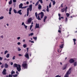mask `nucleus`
Listing matches in <instances>:
<instances>
[{
	"instance_id": "nucleus-33",
	"label": "nucleus",
	"mask_w": 77,
	"mask_h": 77,
	"mask_svg": "<svg viewBox=\"0 0 77 77\" xmlns=\"http://www.w3.org/2000/svg\"><path fill=\"white\" fill-rule=\"evenodd\" d=\"M49 8H50L51 7V2L50 3V4H49Z\"/></svg>"
},
{
	"instance_id": "nucleus-35",
	"label": "nucleus",
	"mask_w": 77,
	"mask_h": 77,
	"mask_svg": "<svg viewBox=\"0 0 77 77\" xmlns=\"http://www.w3.org/2000/svg\"><path fill=\"white\" fill-rule=\"evenodd\" d=\"M8 52V51H5L4 54H6V53H7Z\"/></svg>"
},
{
	"instance_id": "nucleus-52",
	"label": "nucleus",
	"mask_w": 77,
	"mask_h": 77,
	"mask_svg": "<svg viewBox=\"0 0 77 77\" xmlns=\"http://www.w3.org/2000/svg\"><path fill=\"white\" fill-rule=\"evenodd\" d=\"M67 8H68V7H66V9H65V11H66V9H67Z\"/></svg>"
},
{
	"instance_id": "nucleus-63",
	"label": "nucleus",
	"mask_w": 77,
	"mask_h": 77,
	"mask_svg": "<svg viewBox=\"0 0 77 77\" xmlns=\"http://www.w3.org/2000/svg\"><path fill=\"white\" fill-rule=\"evenodd\" d=\"M27 52H28V51L29 50V48H27Z\"/></svg>"
},
{
	"instance_id": "nucleus-37",
	"label": "nucleus",
	"mask_w": 77,
	"mask_h": 77,
	"mask_svg": "<svg viewBox=\"0 0 77 77\" xmlns=\"http://www.w3.org/2000/svg\"><path fill=\"white\" fill-rule=\"evenodd\" d=\"M8 77H12V75H11V74H9L8 75Z\"/></svg>"
},
{
	"instance_id": "nucleus-43",
	"label": "nucleus",
	"mask_w": 77,
	"mask_h": 77,
	"mask_svg": "<svg viewBox=\"0 0 77 77\" xmlns=\"http://www.w3.org/2000/svg\"><path fill=\"white\" fill-rule=\"evenodd\" d=\"M27 8V6H26L24 7H22L21 9H25V8Z\"/></svg>"
},
{
	"instance_id": "nucleus-27",
	"label": "nucleus",
	"mask_w": 77,
	"mask_h": 77,
	"mask_svg": "<svg viewBox=\"0 0 77 77\" xmlns=\"http://www.w3.org/2000/svg\"><path fill=\"white\" fill-rule=\"evenodd\" d=\"M61 11L62 12H63L65 11V8L62 9Z\"/></svg>"
},
{
	"instance_id": "nucleus-47",
	"label": "nucleus",
	"mask_w": 77,
	"mask_h": 77,
	"mask_svg": "<svg viewBox=\"0 0 77 77\" xmlns=\"http://www.w3.org/2000/svg\"><path fill=\"white\" fill-rule=\"evenodd\" d=\"M18 56H23V55L21 54H18Z\"/></svg>"
},
{
	"instance_id": "nucleus-19",
	"label": "nucleus",
	"mask_w": 77,
	"mask_h": 77,
	"mask_svg": "<svg viewBox=\"0 0 77 77\" xmlns=\"http://www.w3.org/2000/svg\"><path fill=\"white\" fill-rule=\"evenodd\" d=\"M77 62H75L74 63V66H77Z\"/></svg>"
},
{
	"instance_id": "nucleus-18",
	"label": "nucleus",
	"mask_w": 77,
	"mask_h": 77,
	"mask_svg": "<svg viewBox=\"0 0 77 77\" xmlns=\"http://www.w3.org/2000/svg\"><path fill=\"white\" fill-rule=\"evenodd\" d=\"M23 46L24 48H26L27 47V45L26 44H23Z\"/></svg>"
},
{
	"instance_id": "nucleus-44",
	"label": "nucleus",
	"mask_w": 77,
	"mask_h": 77,
	"mask_svg": "<svg viewBox=\"0 0 77 77\" xmlns=\"http://www.w3.org/2000/svg\"><path fill=\"white\" fill-rule=\"evenodd\" d=\"M13 2L14 3H16V2H17V0H13Z\"/></svg>"
},
{
	"instance_id": "nucleus-42",
	"label": "nucleus",
	"mask_w": 77,
	"mask_h": 77,
	"mask_svg": "<svg viewBox=\"0 0 77 77\" xmlns=\"http://www.w3.org/2000/svg\"><path fill=\"white\" fill-rule=\"evenodd\" d=\"M63 45L62 44L60 46V48H63Z\"/></svg>"
},
{
	"instance_id": "nucleus-56",
	"label": "nucleus",
	"mask_w": 77,
	"mask_h": 77,
	"mask_svg": "<svg viewBox=\"0 0 77 77\" xmlns=\"http://www.w3.org/2000/svg\"><path fill=\"white\" fill-rule=\"evenodd\" d=\"M59 20H61V18H60V17H59Z\"/></svg>"
},
{
	"instance_id": "nucleus-4",
	"label": "nucleus",
	"mask_w": 77,
	"mask_h": 77,
	"mask_svg": "<svg viewBox=\"0 0 77 77\" xmlns=\"http://www.w3.org/2000/svg\"><path fill=\"white\" fill-rule=\"evenodd\" d=\"M22 66H23L25 69L27 68V65L26 63H24L23 64Z\"/></svg>"
},
{
	"instance_id": "nucleus-7",
	"label": "nucleus",
	"mask_w": 77,
	"mask_h": 77,
	"mask_svg": "<svg viewBox=\"0 0 77 77\" xmlns=\"http://www.w3.org/2000/svg\"><path fill=\"white\" fill-rule=\"evenodd\" d=\"M6 69H4L3 70V72H2V74L4 75H6Z\"/></svg>"
},
{
	"instance_id": "nucleus-41",
	"label": "nucleus",
	"mask_w": 77,
	"mask_h": 77,
	"mask_svg": "<svg viewBox=\"0 0 77 77\" xmlns=\"http://www.w3.org/2000/svg\"><path fill=\"white\" fill-rule=\"evenodd\" d=\"M66 66L63 67V70H65V69H66Z\"/></svg>"
},
{
	"instance_id": "nucleus-53",
	"label": "nucleus",
	"mask_w": 77,
	"mask_h": 77,
	"mask_svg": "<svg viewBox=\"0 0 77 77\" xmlns=\"http://www.w3.org/2000/svg\"><path fill=\"white\" fill-rule=\"evenodd\" d=\"M61 7L63 8V4H62L61 5Z\"/></svg>"
},
{
	"instance_id": "nucleus-49",
	"label": "nucleus",
	"mask_w": 77,
	"mask_h": 77,
	"mask_svg": "<svg viewBox=\"0 0 77 77\" xmlns=\"http://www.w3.org/2000/svg\"><path fill=\"white\" fill-rule=\"evenodd\" d=\"M73 40L74 42H75L76 41V39L75 38L73 39Z\"/></svg>"
},
{
	"instance_id": "nucleus-58",
	"label": "nucleus",
	"mask_w": 77,
	"mask_h": 77,
	"mask_svg": "<svg viewBox=\"0 0 77 77\" xmlns=\"http://www.w3.org/2000/svg\"><path fill=\"white\" fill-rule=\"evenodd\" d=\"M42 11H44V12H46V11L45 9H44L43 10H42Z\"/></svg>"
},
{
	"instance_id": "nucleus-51",
	"label": "nucleus",
	"mask_w": 77,
	"mask_h": 77,
	"mask_svg": "<svg viewBox=\"0 0 77 77\" xmlns=\"http://www.w3.org/2000/svg\"><path fill=\"white\" fill-rule=\"evenodd\" d=\"M29 2H26V5H29Z\"/></svg>"
},
{
	"instance_id": "nucleus-28",
	"label": "nucleus",
	"mask_w": 77,
	"mask_h": 77,
	"mask_svg": "<svg viewBox=\"0 0 77 77\" xmlns=\"http://www.w3.org/2000/svg\"><path fill=\"white\" fill-rule=\"evenodd\" d=\"M17 50L18 51H20L21 50V48H18Z\"/></svg>"
},
{
	"instance_id": "nucleus-1",
	"label": "nucleus",
	"mask_w": 77,
	"mask_h": 77,
	"mask_svg": "<svg viewBox=\"0 0 77 77\" xmlns=\"http://www.w3.org/2000/svg\"><path fill=\"white\" fill-rule=\"evenodd\" d=\"M39 15H41V18L42 19L43 18V17L44 15V13H43L42 12H41V13L38 14V17H36V19H38V20H41V19L40 18V17H39Z\"/></svg>"
},
{
	"instance_id": "nucleus-36",
	"label": "nucleus",
	"mask_w": 77,
	"mask_h": 77,
	"mask_svg": "<svg viewBox=\"0 0 77 77\" xmlns=\"http://www.w3.org/2000/svg\"><path fill=\"white\" fill-rule=\"evenodd\" d=\"M66 15L67 16V17H68L69 16V14L68 13H66Z\"/></svg>"
},
{
	"instance_id": "nucleus-5",
	"label": "nucleus",
	"mask_w": 77,
	"mask_h": 77,
	"mask_svg": "<svg viewBox=\"0 0 77 77\" xmlns=\"http://www.w3.org/2000/svg\"><path fill=\"white\" fill-rule=\"evenodd\" d=\"M69 62L70 63H72L74 62V60L72 59H71L69 60Z\"/></svg>"
},
{
	"instance_id": "nucleus-62",
	"label": "nucleus",
	"mask_w": 77,
	"mask_h": 77,
	"mask_svg": "<svg viewBox=\"0 0 77 77\" xmlns=\"http://www.w3.org/2000/svg\"><path fill=\"white\" fill-rule=\"evenodd\" d=\"M31 43H34V42L33 41H31Z\"/></svg>"
},
{
	"instance_id": "nucleus-13",
	"label": "nucleus",
	"mask_w": 77,
	"mask_h": 77,
	"mask_svg": "<svg viewBox=\"0 0 77 77\" xmlns=\"http://www.w3.org/2000/svg\"><path fill=\"white\" fill-rule=\"evenodd\" d=\"M32 22V18H29L28 20V23H30Z\"/></svg>"
},
{
	"instance_id": "nucleus-25",
	"label": "nucleus",
	"mask_w": 77,
	"mask_h": 77,
	"mask_svg": "<svg viewBox=\"0 0 77 77\" xmlns=\"http://www.w3.org/2000/svg\"><path fill=\"white\" fill-rule=\"evenodd\" d=\"M15 74V71L12 70L11 71V74L12 75V74Z\"/></svg>"
},
{
	"instance_id": "nucleus-39",
	"label": "nucleus",
	"mask_w": 77,
	"mask_h": 77,
	"mask_svg": "<svg viewBox=\"0 0 77 77\" xmlns=\"http://www.w3.org/2000/svg\"><path fill=\"white\" fill-rule=\"evenodd\" d=\"M13 76L14 77H17V75L16 74V75H13Z\"/></svg>"
},
{
	"instance_id": "nucleus-20",
	"label": "nucleus",
	"mask_w": 77,
	"mask_h": 77,
	"mask_svg": "<svg viewBox=\"0 0 77 77\" xmlns=\"http://www.w3.org/2000/svg\"><path fill=\"white\" fill-rule=\"evenodd\" d=\"M10 54H7V55L6 56V57L7 58H9V55Z\"/></svg>"
},
{
	"instance_id": "nucleus-15",
	"label": "nucleus",
	"mask_w": 77,
	"mask_h": 77,
	"mask_svg": "<svg viewBox=\"0 0 77 77\" xmlns=\"http://www.w3.org/2000/svg\"><path fill=\"white\" fill-rule=\"evenodd\" d=\"M46 11L48 12H49V7L48 5L47 6Z\"/></svg>"
},
{
	"instance_id": "nucleus-17",
	"label": "nucleus",
	"mask_w": 77,
	"mask_h": 77,
	"mask_svg": "<svg viewBox=\"0 0 77 77\" xmlns=\"http://www.w3.org/2000/svg\"><path fill=\"white\" fill-rule=\"evenodd\" d=\"M47 16H45L44 17V19L43 20V21L44 22H45V20L47 19Z\"/></svg>"
},
{
	"instance_id": "nucleus-48",
	"label": "nucleus",
	"mask_w": 77,
	"mask_h": 77,
	"mask_svg": "<svg viewBox=\"0 0 77 77\" xmlns=\"http://www.w3.org/2000/svg\"><path fill=\"white\" fill-rule=\"evenodd\" d=\"M2 59H3V57H0V60H2Z\"/></svg>"
},
{
	"instance_id": "nucleus-40",
	"label": "nucleus",
	"mask_w": 77,
	"mask_h": 77,
	"mask_svg": "<svg viewBox=\"0 0 77 77\" xmlns=\"http://www.w3.org/2000/svg\"><path fill=\"white\" fill-rule=\"evenodd\" d=\"M12 59L13 60H14V59H15V56H14L13 58H12Z\"/></svg>"
},
{
	"instance_id": "nucleus-23",
	"label": "nucleus",
	"mask_w": 77,
	"mask_h": 77,
	"mask_svg": "<svg viewBox=\"0 0 77 77\" xmlns=\"http://www.w3.org/2000/svg\"><path fill=\"white\" fill-rule=\"evenodd\" d=\"M12 3V0H10V1L8 3L9 5H11V4Z\"/></svg>"
},
{
	"instance_id": "nucleus-8",
	"label": "nucleus",
	"mask_w": 77,
	"mask_h": 77,
	"mask_svg": "<svg viewBox=\"0 0 77 77\" xmlns=\"http://www.w3.org/2000/svg\"><path fill=\"white\" fill-rule=\"evenodd\" d=\"M39 28V24L36 23L35 25V29H38Z\"/></svg>"
},
{
	"instance_id": "nucleus-60",
	"label": "nucleus",
	"mask_w": 77,
	"mask_h": 77,
	"mask_svg": "<svg viewBox=\"0 0 77 77\" xmlns=\"http://www.w3.org/2000/svg\"><path fill=\"white\" fill-rule=\"evenodd\" d=\"M26 41V40H25V39H23V42H24Z\"/></svg>"
},
{
	"instance_id": "nucleus-32",
	"label": "nucleus",
	"mask_w": 77,
	"mask_h": 77,
	"mask_svg": "<svg viewBox=\"0 0 77 77\" xmlns=\"http://www.w3.org/2000/svg\"><path fill=\"white\" fill-rule=\"evenodd\" d=\"M53 5H54L55 4H56V2H55V1H53Z\"/></svg>"
},
{
	"instance_id": "nucleus-34",
	"label": "nucleus",
	"mask_w": 77,
	"mask_h": 77,
	"mask_svg": "<svg viewBox=\"0 0 77 77\" xmlns=\"http://www.w3.org/2000/svg\"><path fill=\"white\" fill-rule=\"evenodd\" d=\"M35 14V16L36 17H38V13H37V12H36Z\"/></svg>"
},
{
	"instance_id": "nucleus-61",
	"label": "nucleus",
	"mask_w": 77,
	"mask_h": 77,
	"mask_svg": "<svg viewBox=\"0 0 77 77\" xmlns=\"http://www.w3.org/2000/svg\"><path fill=\"white\" fill-rule=\"evenodd\" d=\"M6 25H7V26H9V24L7 23L6 24Z\"/></svg>"
},
{
	"instance_id": "nucleus-9",
	"label": "nucleus",
	"mask_w": 77,
	"mask_h": 77,
	"mask_svg": "<svg viewBox=\"0 0 77 77\" xmlns=\"http://www.w3.org/2000/svg\"><path fill=\"white\" fill-rule=\"evenodd\" d=\"M25 57H26L27 59H29V54L28 53L26 54V55H24Z\"/></svg>"
},
{
	"instance_id": "nucleus-64",
	"label": "nucleus",
	"mask_w": 77,
	"mask_h": 77,
	"mask_svg": "<svg viewBox=\"0 0 77 77\" xmlns=\"http://www.w3.org/2000/svg\"><path fill=\"white\" fill-rule=\"evenodd\" d=\"M1 67H2V68H3V67H4V66H3V65H2V66H1Z\"/></svg>"
},
{
	"instance_id": "nucleus-14",
	"label": "nucleus",
	"mask_w": 77,
	"mask_h": 77,
	"mask_svg": "<svg viewBox=\"0 0 77 77\" xmlns=\"http://www.w3.org/2000/svg\"><path fill=\"white\" fill-rule=\"evenodd\" d=\"M12 11V8H10L9 10V14L10 15L11 14V11Z\"/></svg>"
},
{
	"instance_id": "nucleus-26",
	"label": "nucleus",
	"mask_w": 77,
	"mask_h": 77,
	"mask_svg": "<svg viewBox=\"0 0 77 77\" xmlns=\"http://www.w3.org/2000/svg\"><path fill=\"white\" fill-rule=\"evenodd\" d=\"M39 1H38L36 3V4H35V6H37V5H38V4H39Z\"/></svg>"
},
{
	"instance_id": "nucleus-30",
	"label": "nucleus",
	"mask_w": 77,
	"mask_h": 77,
	"mask_svg": "<svg viewBox=\"0 0 77 77\" xmlns=\"http://www.w3.org/2000/svg\"><path fill=\"white\" fill-rule=\"evenodd\" d=\"M33 38L34 39H35V40H36V39H37V37H33Z\"/></svg>"
},
{
	"instance_id": "nucleus-57",
	"label": "nucleus",
	"mask_w": 77,
	"mask_h": 77,
	"mask_svg": "<svg viewBox=\"0 0 77 77\" xmlns=\"http://www.w3.org/2000/svg\"><path fill=\"white\" fill-rule=\"evenodd\" d=\"M16 73H17V74H19V73H18V71L16 72Z\"/></svg>"
},
{
	"instance_id": "nucleus-12",
	"label": "nucleus",
	"mask_w": 77,
	"mask_h": 77,
	"mask_svg": "<svg viewBox=\"0 0 77 77\" xmlns=\"http://www.w3.org/2000/svg\"><path fill=\"white\" fill-rule=\"evenodd\" d=\"M42 8V7L41 5L39 4L38 5V9L39 10H41V9Z\"/></svg>"
},
{
	"instance_id": "nucleus-31",
	"label": "nucleus",
	"mask_w": 77,
	"mask_h": 77,
	"mask_svg": "<svg viewBox=\"0 0 77 77\" xmlns=\"http://www.w3.org/2000/svg\"><path fill=\"white\" fill-rule=\"evenodd\" d=\"M33 25H30V28H29L30 30H31V29H32V27H33Z\"/></svg>"
},
{
	"instance_id": "nucleus-59",
	"label": "nucleus",
	"mask_w": 77,
	"mask_h": 77,
	"mask_svg": "<svg viewBox=\"0 0 77 77\" xmlns=\"http://www.w3.org/2000/svg\"><path fill=\"white\" fill-rule=\"evenodd\" d=\"M11 65H13V63L11 62Z\"/></svg>"
},
{
	"instance_id": "nucleus-54",
	"label": "nucleus",
	"mask_w": 77,
	"mask_h": 77,
	"mask_svg": "<svg viewBox=\"0 0 77 77\" xmlns=\"http://www.w3.org/2000/svg\"><path fill=\"white\" fill-rule=\"evenodd\" d=\"M1 38H3V35L1 36Z\"/></svg>"
},
{
	"instance_id": "nucleus-24",
	"label": "nucleus",
	"mask_w": 77,
	"mask_h": 77,
	"mask_svg": "<svg viewBox=\"0 0 77 77\" xmlns=\"http://www.w3.org/2000/svg\"><path fill=\"white\" fill-rule=\"evenodd\" d=\"M14 12L15 14H17V10H15V9H14Z\"/></svg>"
},
{
	"instance_id": "nucleus-38",
	"label": "nucleus",
	"mask_w": 77,
	"mask_h": 77,
	"mask_svg": "<svg viewBox=\"0 0 77 77\" xmlns=\"http://www.w3.org/2000/svg\"><path fill=\"white\" fill-rule=\"evenodd\" d=\"M20 38H21V37H17V40H19V39H20Z\"/></svg>"
},
{
	"instance_id": "nucleus-45",
	"label": "nucleus",
	"mask_w": 77,
	"mask_h": 77,
	"mask_svg": "<svg viewBox=\"0 0 77 77\" xmlns=\"http://www.w3.org/2000/svg\"><path fill=\"white\" fill-rule=\"evenodd\" d=\"M17 44L18 45H20V44H21V43H20V42H18L17 43Z\"/></svg>"
},
{
	"instance_id": "nucleus-16",
	"label": "nucleus",
	"mask_w": 77,
	"mask_h": 77,
	"mask_svg": "<svg viewBox=\"0 0 77 77\" xmlns=\"http://www.w3.org/2000/svg\"><path fill=\"white\" fill-rule=\"evenodd\" d=\"M8 66V65L7 63H5V68H8V66Z\"/></svg>"
},
{
	"instance_id": "nucleus-55",
	"label": "nucleus",
	"mask_w": 77,
	"mask_h": 77,
	"mask_svg": "<svg viewBox=\"0 0 77 77\" xmlns=\"http://www.w3.org/2000/svg\"><path fill=\"white\" fill-rule=\"evenodd\" d=\"M58 16H59V17H60V14H58Z\"/></svg>"
},
{
	"instance_id": "nucleus-6",
	"label": "nucleus",
	"mask_w": 77,
	"mask_h": 77,
	"mask_svg": "<svg viewBox=\"0 0 77 77\" xmlns=\"http://www.w3.org/2000/svg\"><path fill=\"white\" fill-rule=\"evenodd\" d=\"M22 26H24L25 27V28L26 29H27V26L25 25V24H24V22L22 23Z\"/></svg>"
},
{
	"instance_id": "nucleus-21",
	"label": "nucleus",
	"mask_w": 77,
	"mask_h": 77,
	"mask_svg": "<svg viewBox=\"0 0 77 77\" xmlns=\"http://www.w3.org/2000/svg\"><path fill=\"white\" fill-rule=\"evenodd\" d=\"M38 1L39 2H40L41 4H42V3H43V2L42 1V0H39Z\"/></svg>"
},
{
	"instance_id": "nucleus-22",
	"label": "nucleus",
	"mask_w": 77,
	"mask_h": 77,
	"mask_svg": "<svg viewBox=\"0 0 77 77\" xmlns=\"http://www.w3.org/2000/svg\"><path fill=\"white\" fill-rule=\"evenodd\" d=\"M33 33H31L30 34H29V36H33Z\"/></svg>"
},
{
	"instance_id": "nucleus-11",
	"label": "nucleus",
	"mask_w": 77,
	"mask_h": 77,
	"mask_svg": "<svg viewBox=\"0 0 77 77\" xmlns=\"http://www.w3.org/2000/svg\"><path fill=\"white\" fill-rule=\"evenodd\" d=\"M22 10H19L18 12H17V13L18 14H19L20 15H21L22 14V13H21V11Z\"/></svg>"
},
{
	"instance_id": "nucleus-29",
	"label": "nucleus",
	"mask_w": 77,
	"mask_h": 77,
	"mask_svg": "<svg viewBox=\"0 0 77 77\" xmlns=\"http://www.w3.org/2000/svg\"><path fill=\"white\" fill-rule=\"evenodd\" d=\"M4 18V17L3 16H1V17H0V20H2V19H3Z\"/></svg>"
},
{
	"instance_id": "nucleus-46",
	"label": "nucleus",
	"mask_w": 77,
	"mask_h": 77,
	"mask_svg": "<svg viewBox=\"0 0 77 77\" xmlns=\"http://www.w3.org/2000/svg\"><path fill=\"white\" fill-rule=\"evenodd\" d=\"M55 77H61L60 76H59V75H57Z\"/></svg>"
},
{
	"instance_id": "nucleus-50",
	"label": "nucleus",
	"mask_w": 77,
	"mask_h": 77,
	"mask_svg": "<svg viewBox=\"0 0 77 77\" xmlns=\"http://www.w3.org/2000/svg\"><path fill=\"white\" fill-rule=\"evenodd\" d=\"M67 20H68V19H67V18L66 17V20H65V21L66 22L67 21Z\"/></svg>"
},
{
	"instance_id": "nucleus-2",
	"label": "nucleus",
	"mask_w": 77,
	"mask_h": 77,
	"mask_svg": "<svg viewBox=\"0 0 77 77\" xmlns=\"http://www.w3.org/2000/svg\"><path fill=\"white\" fill-rule=\"evenodd\" d=\"M14 67H16L17 70L18 71L20 72L21 71V65L20 64H17L16 63L14 64Z\"/></svg>"
},
{
	"instance_id": "nucleus-10",
	"label": "nucleus",
	"mask_w": 77,
	"mask_h": 77,
	"mask_svg": "<svg viewBox=\"0 0 77 77\" xmlns=\"http://www.w3.org/2000/svg\"><path fill=\"white\" fill-rule=\"evenodd\" d=\"M23 6V3H21L19 5V8L20 9H22Z\"/></svg>"
},
{
	"instance_id": "nucleus-3",
	"label": "nucleus",
	"mask_w": 77,
	"mask_h": 77,
	"mask_svg": "<svg viewBox=\"0 0 77 77\" xmlns=\"http://www.w3.org/2000/svg\"><path fill=\"white\" fill-rule=\"evenodd\" d=\"M29 8H28L27 9V16H29V10L30 12H31L32 11V5H31L29 6Z\"/></svg>"
}]
</instances>
